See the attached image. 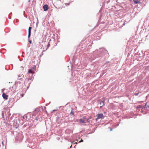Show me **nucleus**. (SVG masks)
Listing matches in <instances>:
<instances>
[{
    "mask_svg": "<svg viewBox=\"0 0 149 149\" xmlns=\"http://www.w3.org/2000/svg\"><path fill=\"white\" fill-rule=\"evenodd\" d=\"M107 52V50L104 48H100L99 49L96 50L93 52V53L96 54V58H97L102 56Z\"/></svg>",
    "mask_w": 149,
    "mask_h": 149,
    "instance_id": "obj_1",
    "label": "nucleus"
},
{
    "mask_svg": "<svg viewBox=\"0 0 149 149\" xmlns=\"http://www.w3.org/2000/svg\"><path fill=\"white\" fill-rule=\"evenodd\" d=\"M97 118L96 119L97 121L99 119H103L104 118V116L102 113H99L96 115Z\"/></svg>",
    "mask_w": 149,
    "mask_h": 149,
    "instance_id": "obj_2",
    "label": "nucleus"
},
{
    "mask_svg": "<svg viewBox=\"0 0 149 149\" xmlns=\"http://www.w3.org/2000/svg\"><path fill=\"white\" fill-rule=\"evenodd\" d=\"M32 27H29V30H28V38H29L31 34V29H32Z\"/></svg>",
    "mask_w": 149,
    "mask_h": 149,
    "instance_id": "obj_3",
    "label": "nucleus"
},
{
    "mask_svg": "<svg viewBox=\"0 0 149 149\" xmlns=\"http://www.w3.org/2000/svg\"><path fill=\"white\" fill-rule=\"evenodd\" d=\"M43 8L44 11H46L48 9V6L46 4L45 5L43 6Z\"/></svg>",
    "mask_w": 149,
    "mask_h": 149,
    "instance_id": "obj_4",
    "label": "nucleus"
},
{
    "mask_svg": "<svg viewBox=\"0 0 149 149\" xmlns=\"http://www.w3.org/2000/svg\"><path fill=\"white\" fill-rule=\"evenodd\" d=\"M8 95H6L5 93H3L2 94V97L3 99L7 100L8 99Z\"/></svg>",
    "mask_w": 149,
    "mask_h": 149,
    "instance_id": "obj_5",
    "label": "nucleus"
},
{
    "mask_svg": "<svg viewBox=\"0 0 149 149\" xmlns=\"http://www.w3.org/2000/svg\"><path fill=\"white\" fill-rule=\"evenodd\" d=\"M33 68H31L29 70L28 72L29 73H34V71L33 70Z\"/></svg>",
    "mask_w": 149,
    "mask_h": 149,
    "instance_id": "obj_6",
    "label": "nucleus"
},
{
    "mask_svg": "<svg viewBox=\"0 0 149 149\" xmlns=\"http://www.w3.org/2000/svg\"><path fill=\"white\" fill-rule=\"evenodd\" d=\"M101 106H103L105 104L104 102V101H101L100 102V103Z\"/></svg>",
    "mask_w": 149,
    "mask_h": 149,
    "instance_id": "obj_7",
    "label": "nucleus"
},
{
    "mask_svg": "<svg viewBox=\"0 0 149 149\" xmlns=\"http://www.w3.org/2000/svg\"><path fill=\"white\" fill-rule=\"evenodd\" d=\"M79 122L81 123H85L84 121V120L82 118H81L79 120Z\"/></svg>",
    "mask_w": 149,
    "mask_h": 149,
    "instance_id": "obj_8",
    "label": "nucleus"
},
{
    "mask_svg": "<svg viewBox=\"0 0 149 149\" xmlns=\"http://www.w3.org/2000/svg\"><path fill=\"white\" fill-rule=\"evenodd\" d=\"M22 76H23V77H24V75H23L22 74H19V76H18V79H20L21 78H20V77H21Z\"/></svg>",
    "mask_w": 149,
    "mask_h": 149,
    "instance_id": "obj_9",
    "label": "nucleus"
},
{
    "mask_svg": "<svg viewBox=\"0 0 149 149\" xmlns=\"http://www.w3.org/2000/svg\"><path fill=\"white\" fill-rule=\"evenodd\" d=\"M27 116L26 115H25L23 116V118L24 119H26Z\"/></svg>",
    "mask_w": 149,
    "mask_h": 149,
    "instance_id": "obj_10",
    "label": "nucleus"
},
{
    "mask_svg": "<svg viewBox=\"0 0 149 149\" xmlns=\"http://www.w3.org/2000/svg\"><path fill=\"white\" fill-rule=\"evenodd\" d=\"M133 1L134 2V3H136L137 4L139 3V1L138 0H134V1Z\"/></svg>",
    "mask_w": 149,
    "mask_h": 149,
    "instance_id": "obj_11",
    "label": "nucleus"
},
{
    "mask_svg": "<svg viewBox=\"0 0 149 149\" xmlns=\"http://www.w3.org/2000/svg\"><path fill=\"white\" fill-rule=\"evenodd\" d=\"M33 68V71H34V70H36V66H34L32 68Z\"/></svg>",
    "mask_w": 149,
    "mask_h": 149,
    "instance_id": "obj_12",
    "label": "nucleus"
},
{
    "mask_svg": "<svg viewBox=\"0 0 149 149\" xmlns=\"http://www.w3.org/2000/svg\"><path fill=\"white\" fill-rule=\"evenodd\" d=\"M139 92H138L134 93V95H135L136 96H137L139 94Z\"/></svg>",
    "mask_w": 149,
    "mask_h": 149,
    "instance_id": "obj_13",
    "label": "nucleus"
},
{
    "mask_svg": "<svg viewBox=\"0 0 149 149\" xmlns=\"http://www.w3.org/2000/svg\"><path fill=\"white\" fill-rule=\"evenodd\" d=\"M147 102H146V107H148V108H149V105H147Z\"/></svg>",
    "mask_w": 149,
    "mask_h": 149,
    "instance_id": "obj_14",
    "label": "nucleus"
},
{
    "mask_svg": "<svg viewBox=\"0 0 149 149\" xmlns=\"http://www.w3.org/2000/svg\"><path fill=\"white\" fill-rule=\"evenodd\" d=\"M142 107V106L141 105H138L137 107V108H141Z\"/></svg>",
    "mask_w": 149,
    "mask_h": 149,
    "instance_id": "obj_15",
    "label": "nucleus"
},
{
    "mask_svg": "<svg viewBox=\"0 0 149 149\" xmlns=\"http://www.w3.org/2000/svg\"><path fill=\"white\" fill-rule=\"evenodd\" d=\"M69 4H70V3H65V5L66 6H68V5H69Z\"/></svg>",
    "mask_w": 149,
    "mask_h": 149,
    "instance_id": "obj_16",
    "label": "nucleus"
},
{
    "mask_svg": "<svg viewBox=\"0 0 149 149\" xmlns=\"http://www.w3.org/2000/svg\"><path fill=\"white\" fill-rule=\"evenodd\" d=\"M70 113L72 115H73L74 114V111H73L72 110L71 111Z\"/></svg>",
    "mask_w": 149,
    "mask_h": 149,
    "instance_id": "obj_17",
    "label": "nucleus"
},
{
    "mask_svg": "<svg viewBox=\"0 0 149 149\" xmlns=\"http://www.w3.org/2000/svg\"><path fill=\"white\" fill-rule=\"evenodd\" d=\"M90 119V118H87L86 119L87 122H89V119Z\"/></svg>",
    "mask_w": 149,
    "mask_h": 149,
    "instance_id": "obj_18",
    "label": "nucleus"
},
{
    "mask_svg": "<svg viewBox=\"0 0 149 149\" xmlns=\"http://www.w3.org/2000/svg\"><path fill=\"white\" fill-rule=\"evenodd\" d=\"M20 68H21V69L22 70H23L24 68L23 66H21L20 67Z\"/></svg>",
    "mask_w": 149,
    "mask_h": 149,
    "instance_id": "obj_19",
    "label": "nucleus"
},
{
    "mask_svg": "<svg viewBox=\"0 0 149 149\" xmlns=\"http://www.w3.org/2000/svg\"><path fill=\"white\" fill-rule=\"evenodd\" d=\"M38 118V117H36V118L35 119L36 120H37Z\"/></svg>",
    "mask_w": 149,
    "mask_h": 149,
    "instance_id": "obj_20",
    "label": "nucleus"
},
{
    "mask_svg": "<svg viewBox=\"0 0 149 149\" xmlns=\"http://www.w3.org/2000/svg\"><path fill=\"white\" fill-rule=\"evenodd\" d=\"M29 42L30 43H31V41L29 40Z\"/></svg>",
    "mask_w": 149,
    "mask_h": 149,
    "instance_id": "obj_21",
    "label": "nucleus"
},
{
    "mask_svg": "<svg viewBox=\"0 0 149 149\" xmlns=\"http://www.w3.org/2000/svg\"><path fill=\"white\" fill-rule=\"evenodd\" d=\"M2 116H3V115H4V113H3V111H2Z\"/></svg>",
    "mask_w": 149,
    "mask_h": 149,
    "instance_id": "obj_22",
    "label": "nucleus"
},
{
    "mask_svg": "<svg viewBox=\"0 0 149 149\" xmlns=\"http://www.w3.org/2000/svg\"><path fill=\"white\" fill-rule=\"evenodd\" d=\"M83 140L82 139H81V141H79V142L80 143L81 142H82L83 141Z\"/></svg>",
    "mask_w": 149,
    "mask_h": 149,
    "instance_id": "obj_23",
    "label": "nucleus"
},
{
    "mask_svg": "<svg viewBox=\"0 0 149 149\" xmlns=\"http://www.w3.org/2000/svg\"><path fill=\"white\" fill-rule=\"evenodd\" d=\"M32 78H28V80H31L32 79Z\"/></svg>",
    "mask_w": 149,
    "mask_h": 149,
    "instance_id": "obj_24",
    "label": "nucleus"
},
{
    "mask_svg": "<svg viewBox=\"0 0 149 149\" xmlns=\"http://www.w3.org/2000/svg\"><path fill=\"white\" fill-rule=\"evenodd\" d=\"M83 118H84V119H86V117H85V116H84L83 117Z\"/></svg>",
    "mask_w": 149,
    "mask_h": 149,
    "instance_id": "obj_25",
    "label": "nucleus"
},
{
    "mask_svg": "<svg viewBox=\"0 0 149 149\" xmlns=\"http://www.w3.org/2000/svg\"><path fill=\"white\" fill-rule=\"evenodd\" d=\"M110 131H111L112 130V129L111 128H110Z\"/></svg>",
    "mask_w": 149,
    "mask_h": 149,
    "instance_id": "obj_26",
    "label": "nucleus"
},
{
    "mask_svg": "<svg viewBox=\"0 0 149 149\" xmlns=\"http://www.w3.org/2000/svg\"><path fill=\"white\" fill-rule=\"evenodd\" d=\"M102 106H101L100 107V108H102Z\"/></svg>",
    "mask_w": 149,
    "mask_h": 149,
    "instance_id": "obj_27",
    "label": "nucleus"
},
{
    "mask_svg": "<svg viewBox=\"0 0 149 149\" xmlns=\"http://www.w3.org/2000/svg\"><path fill=\"white\" fill-rule=\"evenodd\" d=\"M4 89H2V92H3V91H4Z\"/></svg>",
    "mask_w": 149,
    "mask_h": 149,
    "instance_id": "obj_28",
    "label": "nucleus"
},
{
    "mask_svg": "<svg viewBox=\"0 0 149 149\" xmlns=\"http://www.w3.org/2000/svg\"><path fill=\"white\" fill-rule=\"evenodd\" d=\"M56 110H53V111H56Z\"/></svg>",
    "mask_w": 149,
    "mask_h": 149,
    "instance_id": "obj_29",
    "label": "nucleus"
},
{
    "mask_svg": "<svg viewBox=\"0 0 149 149\" xmlns=\"http://www.w3.org/2000/svg\"><path fill=\"white\" fill-rule=\"evenodd\" d=\"M1 143H2V145H3V142L2 141Z\"/></svg>",
    "mask_w": 149,
    "mask_h": 149,
    "instance_id": "obj_30",
    "label": "nucleus"
},
{
    "mask_svg": "<svg viewBox=\"0 0 149 149\" xmlns=\"http://www.w3.org/2000/svg\"><path fill=\"white\" fill-rule=\"evenodd\" d=\"M146 69H147V68H146L145 69V70H146Z\"/></svg>",
    "mask_w": 149,
    "mask_h": 149,
    "instance_id": "obj_31",
    "label": "nucleus"
},
{
    "mask_svg": "<svg viewBox=\"0 0 149 149\" xmlns=\"http://www.w3.org/2000/svg\"><path fill=\"white\" fill-rule=\"evenodd\" d=\"M71 147H72V146H70V148H71Z\"/></svg>",
    "mask_w": 149,
    "mask_h": 149,
    "instance_id": "obj_32",
    "label": "nucleus"
}]
</instances>
